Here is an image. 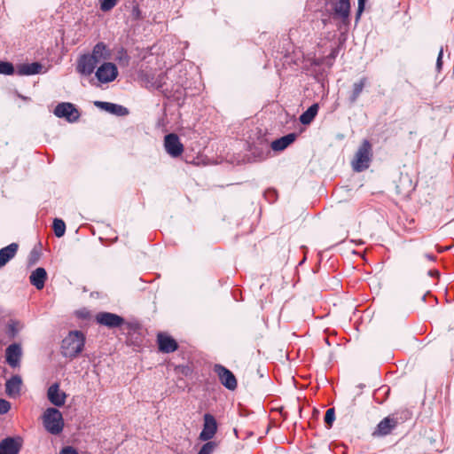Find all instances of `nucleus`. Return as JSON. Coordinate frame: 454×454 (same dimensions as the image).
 <instances>
[{
	"label": "nucleus",
	"instance_id": "nucleus-1",
	"mask_svg": "<svg viewBox=\"0 0 454 454\" xmlns=\"http://www.w3.org/2000/svg\"><path fill=\"white\" fill-rule=\"evenodd\" d=\"M84 335L79 331H73L62 340L61 354L67 358L76 357L83 349Z\"/></svg>",
	"mask_w": 454,
	"mask_h": 454
},
{
	"label": "nucleus",
	"instance_id": "nucleus-2",
	"mask_svg": "<svg viewBox=\"0 0 454 454\" xmlns=\"http://www.w3.org/2000/svg\"><path fill=\"white\" fill-rule=\"evenodd\" d=\"M372 156V145L369 141L364 140L351 162L353 169L356 172L367 169L370 166Z\"/></svg>",
	"mask_w": 454,
	"mask_h": 454
},
{
	"label": "nucleus",
	"instance_id": "nucleus-3",
	"mask_svg": "<svg viewBox=\"0 0 454 454\" xmlns=\"http://www.w3.org/2000/svg\"><path fill=\"white\" fill-rule=\"evenodd\" d=\"M43 421L45 429L52 434H59L63 430V417L56 408L46 409L43 415Z\"/></svg>",
	"mask_w": 454,
	"mask_h": 454
},
{
	"label": "nucleus",
	"instance_id": "nucleus-4",
	"mask_svg": "<svg viewBox=\"0 0 454 454\" xmlns=\"http://www.w3.org/2000/svg\"><path fill=\"white\" fill-rule=\"evenodd\" d=\"M118 75L116 66L111 62L102 63L96 71V77L102 83L111 82Z\"/></svg>",
	"mask_w": 454,
	"mask_h": 454
},
{
	"label": "nucleus",
	"instance_id": "nucleus-5",
	"mask_svg": "<svg viewBox=\"0 0 454 454\" xmlns=\"http://www.w3.org/2000/svg\"><path fill=\"white\" fill-rule=\"evenodd\" d=\"M214 372L217 374L221 383L229 390H234L237 387V380L234 374L221 364H215Z\"/></svg>",
	"mask_w": 454,
	"mask_h": 454
},
{
	"label": "nucleus",
	"instance_id": "nucleus-6",
	"mask_svg": "<svg viewBox=\"0 0 454 454\" xmlns=\"http://www.w3.org/2000/svg\"><path fill=\"white\" fill-rule=\"evenodd\" d=\"M164 147L166 152L172 157L180 156L184 152V145L177 135L171 133L164 137Z\"/></svg>",
	"mask_w": 454,
	"mask_h": 454
},
{
	"label": "nucleus",
	"instance_id": "nucleus-7",
	"mask_svg": "<svg viewBox=\"0 0 454 454\" xmlns=\"http://www.w3.org/2000/svg\"><path fill=\"white\" fill-rule=\"evenodd\" d=\"M54 114L59 118H66L69 122L78 120L79 113L71 103H60L54 110Z\"/></svg>",
	"mask_w": 454,
	"mask_h": 454
},
{
	"label": "nucleus",
	"instance_id": "nucleus-8",
	"mask_svg": "<svg viewBox=\"0 0 454 454\" xmlns=\"http://www.w3.org/2000/svg\"><path fill=\"white\" fill-rule=\"evenodd\" d=\"M217 431V423L215 417L209 413L204 415L203 429L200 434L201 441H208L212 439Z\"/></svg>",
	"mask_w": 454,
	"mask_h": 454
},
{
	"label": "nucleus",
	"instance_id": "nucleus-9",
	"mask_svg": "<svg viewBox=\"0 0 454 454\" xmlns=\"http://www.w3.org/2000/svg\"><path fill=\"white\" fill-rule=\"evenodd\" d=\"M47 397L52 404L61 407L66 403L67 394L60 390L59 383H54L48 388Z\"/></svg>",
	"mask_w": 454,
	"mask_h": 454
},
{
	"label": "nucleus",
	"instance_id": "nucleus-10",
	"mask_svg": "<svg viewBox=\"0 0 454 454\" xmlns=\"http://www.w3.org/2000/svg\"><path fill=\"white\" fill-rule=\"evenodd\" d=\"M334 18L340 19L342 22H347L349 17L350 4L349 0H337L333 4Z\"/></svg>",
	"mask_w": 454,
	"mask_h": 454
},
{
	"label": "nucleus",
	"instance_id": "nucleus-11",
	"mask_svg": "<svg viewBox=\"0 0 454 454\" xmlns=\"http://www.w3.org/2000/svg\"><path fill=\"white\" fill-rule=\"evenodd\" d=\"M22 387V379L19 375H14L5 383V393L11 398H17L20 395Z\"/></svg>",
	"mask_w": 454,
	"mask_h": 454
},
{
	"label": "nucleus",
	"instance_id": "nucleus-12",
	"mask_svg": "<svg viewBox=\"0 0 454 454\" xmlns=\"http://www.w3.org/2000/svg\"><path fill=\"white\" fill-rule=\"evenodd\" d=\"M97 321L100 325H106L108 327H117L123 323V318L120 316L108 312H102L97 315Z\"/></svg>",
	"mask_w": 454,
	"mask_h": 454
},
{
	"label": "nucleus",
	"instance_id": "nucleus-13",
	"mask_svg": "<svg viewBox=\"0 0 454 454\" xmlns=\"http://www.w3.org/2000/svg\"><path fill=\"white\" fill-rule=\"evenodd\" d=\"M48 275L45 269L38 267L31 272L29 281L37 290H42L44 287Z\"/></svg>",
	"mask_w": 454,
	"mask_h": 454
},
{
	"label": "nucleus",
	"instance_id": "nucleus-14",
	"mask_svg": "<svg viewBox=\"0 0 454 454\" xmlns=\"http://www.w3.org/2000/svg\"><path fill=\"white\" fill-rule=\"evenodd\" d=\"M88 55L97 65L104 63L110 59V52L103 43H97L93 48L92 53Z\"/></svg>",
	"mask_w": 454,
	"mask_h": 454
},
{
	"label": "nucleus",
	"instance_id": "nucleus-15",
	"mask_svg": "<svg viewBox=\"0 0 454 454\" xmlns=\"http://www.w3.org/2000/svg\"><path fill=\"white\" fill-rule=\"evenodd\" d=\"M20 439L6 438L0 442V454H18Z\"/></svg>",
	"mask_w": 454,
	"mask_h": 454
},
{
	"label": "nucleus",
	"instance_id": "nucleus-16",
	"mask_svg": "<svg viewBox=\"0 0 454 454\" xmlns=\"http://www.w3.org/2000/svg\"><path fill=\"white\" fill-rule=\"evenodd\" d=\"M158 344L160 350L164 353H171L177 348L176 341L170 336L164 333L158 334Z\"/></svg>",
	"mask_w": 454,
	"mask_h": 454
},
{
	"label": "nucleus",
	"instance_id": "nucleus-17",
	"mask_svg": "<svg viewBox=\"0 0 454 454\" xmlns=\"http://www.w3.org/2000/svg\"><path fill=\"white\" fill-rule=\"evenodd\" d=\"M97 64L89 55H82L77 64V71L83 75H90L93 73Z\"/></svg>",
	"mask_w": 454,
	"mask_h": 454
},
{
	"label": "nucleus",
	"instance_id": "nucleus-18",
	"mask_svg": "<svg viewBox=\"0 0 454 454\" xmlns=\"http://www.w3.org/2000/svg\"><path fill=\"white\" fill-rule=\"evenodd\" d=\"M21 347L13 343L6 348V361L12 366L15 367L19 364L21 356Z\"/></svg>",
	"mask_w": 454,
	"mask_h": 454
},
{
	"label": "nucleus",
	"instance_id": "nucleus-19",
	"mask_svg": "<svg viewBox=\"0 0 454 454\" xmlns=\"http://www.w3.org/2000/svg\"><path fill=\"white\" fill-rule=\"evenodd\" d=\"M18 248V244L12 243L0 249V269L6 265V263L16 255Z\"/></svg>",
	"mask_w": 454,
	"mask_h": 454
},
{
	"label": "nucleus",
	"instance_id": "nucleus-20",
	"mask_svg": "<svg viewBox=\"0 0 454 454\" xmlns=\"http://www.w3.org/2000/svg\"><path fill=\"white\" fill-rule=\"evenodd\" d=\"M95 105L99 106L100 108L106 110L108 113L114 114L118 116H123L128 114V110L122 106L116 105L114 103H108V102H100L96 101Z\"/></svg>",
	"mask_w": 454,
	"mask_h": 454
},
{
	"label": "nucleus",
	"instance_id": "nucleus-21",
	"mask_svg": "<svg viewBox=\"0 0 454 454\" xmlns=\"http://www.w3.org/2000/svg\"><path fill=\"white\" fill-rule=\"evenodd\" d=\"M395 425L396 421L395 419L390 418H385L378 424L374 434L387 435L391 432V430L395 427Z\"/></svg>",
	"mask_w": 454,
	"mask_h": 454
},
{
	"label": "nucleus",
	"instance_id": "nucleus-22",
	"mask_svg": "<svg viewBox=\"0 0 454 454\" xmlns=\"http://www.w3.org/2000/svg\"><path fill=\"white\" fill-rule=\"evenodd\" d=\"M296 138V135L292 133L279 139H276L271 143V148L274 151H282L291 145Z\"/></svg>",
	"mask_w": 454,
	"mask_h": 454
},
{
	"label": "nucleus",
	"instance_id": "nucleus-23",
	"mask_svg": "<svg viewBox=\"0 0 454 454\" xmlns=\"http://www.w3.org/2000/svg\"><path fill=\"white\" fill-rule=\"evenodd\" d=\"M43 68V66L37 62L31 64H23L18 67L17 73L20 75H31L39 74Z\"/></svg>",
	"mask_w": 454,
	"mask_h": 454
},
{
	"label": "nucleus",
	"instance_id": "nucleus-24",
	"mask_svg": "<svg viewBox=\"0 0 454 454\" xmlns=\"http://www.w3.org/2000/svg\"><path fill=\"white\" fill-rule=\"evenodd\" d=\"M318 108L317 104H313L300 116V121L304 125L309 124L316 117Z\"/></svg>",
	"mask_w": 454,
	"mask_h": 454
},
{
	"label": "nucleus",
	"instance_id": "nucleus-25",
	"mask_svg": "<svg viewBox=\"0 0 454 454\" xmlns=\"http://www.w3.org/2000/svg\"><path fill=\"white\" fill-rule=\"evenodd\" d=\"M365 82H366V79L363 78L359 82L354 83L353 91L350 96V101L352 103L356 101L357 98L359 97L360 93L362 92V90L365 85Z\"/></svg>",
	"mask_w": 454,
	"mask_h": 454
},
{
	"label": "nucleus",
	"instance_id": "nucleus-26",
	"mask_svg": "<svg viewBox=\"0 0 454 454\" xmlns=\"http://www.w3.org/2000/svg\"><path fill=\"white\" fill-rule=\"evenodd\" d=\"M53 230H54L55 235L58 238L62 237L66 231V224H65L64 221H62L61 219L56 218L53 221Z\"/></svg>",
	"mask_w": 454,
	"mask_h": 454
},
{
	"label": "nucleus",
	"instance_id": "nucleus-27",
	"mask_svg": "<svg viewBox=\"0 0 454 454\" xmlns=\"http://www.w3.org/2000/svg\"><path fill=\"white\" fill-rule=\"evenodd\" d=\"M217 447L215 442H207L200 449L198 454H212Z\"/></svg>",
	"mask_w": 454,
	"mask_h": 454
},
{
	"label": "nucleus",
	"instance_id": "nucleus-28",
	"mask_svg": "<svg viewBox=\"0 0 454 454\" xmlns=\"http://www.w3.org/2000/svg\"><path fill=\"white\" fill-rule=\"evenodd\" d=\"M13 72L14 67L11 63L0 61V74H12Z\"/></svg>",
	"mask_w": 454,
	"mask_h": 454
},
{
	"label": "nucleus",
	"instance_id": "nucleus-29",
	"mask_svg": "<svg viewBox=\"0 0 454 454\" xmlns=\"http://www.w3.org/2000/svg\"><path fill=\"white\" fill-rule=\"evenodd\" d=\"M118 0H101L100 8L103 12L112 10L117 4Z\"/></svg>",
	"mask_w": 454,
	"mask_h": 454
},
{
	"label": "nucleus",
	"instance_id": "nucleus-30",
	"mask_svg": "<svg viewBox=\"0 0 454 454\" xmlns=\"http://www.w3.org/2000/svg\"><path fill=\"white\" fill-rule=\"evenodd\" d=\"M334 419H335L334 409L333 408L328 409L325 415V422L326 423L328 427H332Z\"/></svg>",
	"mask_w": 454,
	"mask_h": 454
},
{
	"label": "nucleus",
	"instance_id": "nucleus-31",
	"mask_svg": "<svg viewBox=\"0 0 454 454\" xmlns=\"http://www.w3.org/2000/svg\"><path fill=\"white\" fill-rule=\"evenodd\" d=\"M11 409V403L10 402L6 401L5 399L0 398V414H5L7 413Z\"/></svg>",
	"mask_w": 454,
	"mask_h": 454
},
{
	"label": "nucleus",
	"instance_id": "nucleus-32",
	"mask_svg": "<svg viewBox=\"0 0 454 454\" xmlns=\"http://www.w3.org/2000/svg\"><path fill=\"white\" fill-rule=\"evenodd\" d=\"M59 454H78L77 451L75 450V449H74L73 447L71 446H67V447H65L63 448Z\"/></svg>",
	"mask_w": 454,
	"mask_h": 454
},
{
	"label": "nucleus",
	"instance_id": "nucleus-33",
	"mask_svg": "<svg viewBox=\"0 0 454 454\" xmlns=\"http://www.w3.org/2000/svg\"><path fill=\"white\" fill-rule=\"evenodd\" d=\"M442 55H443V51L442 49L440 50V52L438 54V58H437V61H436V68L437 70H441L442 68Z\"/></svg>",
	"mask_w": 454,
	"mask_h": 454
},
{
	"label": "nucleus",
	"instance_id": "nucleus-34",
	"mask_svg": "<svg viewBox=\"0 0 454 454\" xmlns=\"http://www.w3.org/2000/svg\"><path fill=\"white\" fill-rule=\"evenodd\" d=\"M364 8V0H358V10H357V19L361 15L362 12Z\"/></svg>",
	"mask_w": 454,
	"mask_h": 454
},
{
	"label": "nucleus",
	"instance_id": "nucleus-35",
	"mask_svg": "<svg viewBox=\"0 0 454 454\" xmlns=\"http://www.w3.org/2000/svg\"><path fill=\"white\" fill-rule=\"evenodd\" d=\"M427 259L434 260V257L432 255H427Z\"/></svg>",
	"mask_w": 454,
	"mask_h": 454
}]
</instances>
